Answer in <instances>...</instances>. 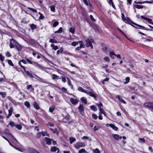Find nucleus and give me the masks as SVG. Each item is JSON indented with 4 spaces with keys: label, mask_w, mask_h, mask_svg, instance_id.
<instances>
[{
    "label": "nucleus",
    "mask_w": 153,
    "mask_h": 153,
    "mask_svg": "<svg viewBox=\"0 0 153 153\" xmlns=\"http://www.w3.org/2000/svg\"><path fill=\"white\" fill-rule=\"evenodd\" d=\"M144 106L147 108L151 109L153 111V102H148L145 103Z\"/></svg>",
    "instance_id": "1"
},
{
    "label": "nucleus",
    "mask_w": 153,
    "mask_h": 153,
    "mask_svg": "<svg viewBox=\"0 0 153 153\" xmlns=\"http://www.w3.org/2000/svg\"><path fill=\"white\" fill-rule=\"evenodd\" d=\"M70 118L71 117L70 115L68 114H67L64 117L63 119V121L64 123H67L70 124L71 122V120Z\"/></svg>",
    "instance_id": "2"
},
{
    "label": "nucleus",
    "mask_w": 153,
    "mask_h": 153,
    "mask_svg": "<svg viewBox=\"0 0 153 153\" xmlns=\"http://www.w3.org/2000/svg\"><path fill=\"white\" fill-rule=\"evenodd\" d=\"M85 146V143L82 142H78L74 145V147L77 149H79L80 148Z\"/></svg>",
    "instance_id": "3"
},
{
    "label": "nucleus",
    "mask_w": 153,
    "mask_h": 153,
    "mask_svg": "<svg viewBox=\"0 0 153 153\" xmlns=\"http://www.w3.org/2000/svg\"><path fill=\"white\" fill-rule=\"evenodd\" d=\"M78 109L80 114L83 115L84 114V109L82 105L80 104L78 108Z\"/></svg>",
    "instance_id": "4"
},
{
    "label": "nucleus",
    "mask_w": 153,
    "mask_h": 153,
    "mask_svg": "<svg viewBox=\"0 0 153 153\" xmlns=\"http://www.w3.org/2000/svg\"><path fill=\"white\" fill-rule=\"evenodd\" d=\"M16 43V42L13 39H11L10 40V46L11 48H13L14 47V45Z\"/></svg>",
    "instance_id": "5"
},
{
    "label": "nucleus",
    "mask_w": 153,
    "mask_h": 153,
    "mask_svg": "<svg viewBox=\"0 0 153 153\" xmlns=\"http://www.w3.org/2000/svg\"><path fill=\"white\" fill-rule=\"evenodd\" d=\"M132 23L134 25H136V26H137V27H135L137 28H142V29H143L148 30L147 29H146V28L145 27H144L143 26L141 25H138L137 24L135 23L132 22ZM132 25L134 27V26L133 25Z\"/></svg>",
    "instance_id": "6"
},
{
    "label": "nucleus",
    "mask_w": 153,
    "mask_h": 153,
    "mask_svg": "<svg viewBox=\"0 0 153 153\" xmlns=\"http://www.w3.org/2000/svg\"><path fill=\"white\" fill-rule=\"evenodd\" d=\"M71 102L73 104L75 105L78 102V100L76 99H74L71 98L70 99Z\"/></svg>",
    "instance_id": "7"
},
{
    "label": "nucleus",
    "mask_w": 153,
    "mask_h": 153,
    "mask_svg": "<svg viewBox=\"0 0 153 153\" xmlns=\"http://www.w3.org/2000/svg\"><path fill=\"white\" fill-rule=\"evenodd\" d=\"M141 17L144 20L147 21L149 23L153 25V22H152V19L144 17L143 16H141Z\"/></svg>",
    "instance_id": "8"
},
{
    "label": "nucleus",
    "mask_w": 153,
    "mask_h": 153,
    "mask_svg": "<svg viewBox=\"0 0 153 153\" xmlns=\"http://www.w3.org/2000/svg\"><path fill=\"white\" fill-rule=\"evenodd\" d=\"M85 41L86 42V47H90V45L91 44L90 40L89 38H87L86 39Z\"/></svg>",
    "instance_id": "9"
},
{
    "label": "nucleus",
    "mask_w": 153,
    "mask_h": 153,
    "mask_svg": "<svg viewBox=\"0 0 153 153\" xmlns=\"http://www.w3.org/2000/svg\"><path fill=\"white\" fill-rule=\"evenodd\" d=\"M33 63L34 64V65L35 67L40 69L41 70H43L44 69V68L41 65L35 62H33Z\"/></svg>",
    "instance_id": "10"
},
{
    "label": "nucleus",
    "mask_w": 153,
    "mask_h": 153,
    "mask_svg": "<svg viewBox=\"0 0 153 153\" xmlns=\"http://www.w3.org/2000/svg\"><path fill=\"white\" fill-rule=\"evenodd\" d=\"M45 139L47 144L50 145L51 144L52 139H51L47 137H45Z\"/></svg>",
    "instance_id": "11"
},
{
    "label": "nucleus",
    "mask_w": 153,
    "mask_h": 153,
    "mask_svg": "<svg viewBox=\"0 0 153 153\" xmlns=\"http://www.w3.org/2000/svg\"><path fill=\"white\" fill-rule=\"evenodd\" d=\"M29 153H39L37 151L33 149L30 148L28 149Z\"/></svg>",
    "instance_id": "12"
},
{
    "label": "nucleus",
    "mask_w": 153,
    "mask_h": 153,
    "mask_svg": "<svg viewBox=\"0 0 153 153\" xmlns=\"http://www.w3.org/2000/svg\"><path fill=\"white\" fill-rule=\"evenodd\" d=\"M15 46L18 51L21 50L22 49V47L17 42L15 44Z\"/></svg>",
    "instance_id": "13"
},
{
    "label": "nucleus",
    "mask_w": 153,
    "mask_h": 153,
    "mask_svg": "<svg viewBox=\"0 0 153 153\" xmlns=\"http://www.w3.org/2000/svg\"><path fill=\"white\" fill-rule=\"evenodd\" d=\"M117 97L119 100L121 101L124 104H126V102L122 99V97L121 96L118 95L117 96Z\"/></svg>",
    "instance_id": "14"
},
{
    "label": "nucleus",
    "mask_w": 153,
    "mask_h": 153,
    "mask_svg": "<svg viewBox=\"0 0 153 153\" xmlns=\"http://www.w3.org/2000/svg\"><path fill=\"white\" fill-rule=\"evenodd\" d=\"M51 152H55L57 151V152H59V149L56 146H53L51 149Z\"/></svg>",
    "instance_id": "15"
},
{
    "label": "nucleus",
    "mask_w": 153,
    "mask_h": 153,
    "mask_svg": "<svg viewBox=\"0 0 153 153\" xmlns=\"http://www.w3.org/2000/svg\"><path fill=\"white\" fill-rule=\"evenodd\" d=\"M110 127L111 128L113 129L115 131H117L118 129V128L116 126L112 124H111Z\"/></svg>",
    "instance_id": "16"
},
{
    "label": "nucleus",
    "mask_w": 153,
    "mask_h": 153,
    "mask_svg": "<svg viewBox=\"0 0 153 153\" xmlns=\"http://www.w3.org/2000/svg\"><path fill=\"white\" fill-rule=\"evenodd\" d=\"M81 100L85 104H86L87 102V99L85 97H82L81 98Z\"/></svg>",
    "instance_id": "17"
},
{
    "label": "nucleus",
    "mask_w": 153,
    "mask_h": 153,
    "mask_svg": "<svg viewBox=\"0 0 153 153\" xmlns=\"http://www.w3.org/2000/svg\"><path fill=\"white\" fill-rule=\"evenodd\" d=\"M112 136L114 138V139L117 140H118L119 139V135L115 134H112Z\"/></svg>",
    "instance_id": "18"
},
{
    "label": "nucleus",
    "mask_w": 153,
    "mask_h": 153,
    "mask_svg": "<svg viewBox=\"0 0 153 153\" xmlns=\"http://www.w3.org/2000/svg\"><path fill=\"white\" fill-rule=\"evenodd\" d=\"M33 105L35 108L37 110H39V107L37 103L36 102H34L33 103Z\"/></svg>",
    "instance_id": "19"
},
{
    "label": "nucleus",
    "mask_w": 153,
    "mask_h": 153,
    "mask_svg": "<svg viewBox=\"0 0 153 153\" xmlns=\"http://www.w3.org/2000/svg\"><path fill=\"white\" fill-rule=\"evenodd\" d=\"M139 142L140 143H145V140L144 138H139Z\"/></svg>",
    "instance_id": "20"
},
{
    "label": "nucleus",
    "mask_w": 153,
    "mask_h": 153,
    "mask_svg": "<svg viewBox=\"0 0 153 153\" xmlns=\"http://www.w3.org/2000/svg\"><path fill=\"white\" fill-rule=\"evenodd\" d=\"M75 30V28L73 27H71L69 30V32L72 34H74V33Z\"/></svg>",
    "instance_id": "21"
},
{
    "label": "nucleus",
    "mask_w": 153,
    "mask_h": 153,
    "mask_svg": "<svg viewBox=\"0 0 153 153\" xmlns=\"http://www.w3.org/2000/svg\"><path fill=\"white\" fill-rule=\"evenodd\" d=\"M62 27H60L58 30L57 31H55V33H62L63 32V30H62Z\"/></svg>",
    "instance_id": "22"
},
{
    "label": "nucleus",
    "mask_w": 153,
    "mask_h": 153,
    "mask_svg": "<svg viewBox=\"0 0 153 153\" xmlns=\"http://www.w3.org/2000/svg\"><path fill=\"white\" fill-rule=\"evenodd\" d=\"M66 78L68 80V85L69 86H70L71 87V88L72 89L73 88V86L71 84V80L68 77H67Z\"/></svg>",
    "instance_id": "23"
},
{
    "label": "nucleus",
    "mask_w": 153,
    "mask_h": 153,
    "mask_svg": "<svg viewBox=\"0 0 153 153\" xmlns=\"http://www.w3.org/2000/svg\"><path fill=\"white\" fill-rule=\"evenodd\" d=\"M76 139L73 137H71L69 138L70 143L71 144L73 142L76 141Z\"/></svg>",
    "instance_id": "24"
},
{
    "label": "nucleus",
    "mask_w": 153,
    "mask_h": 153,
    "mask_svg": "<svg viewBox=\"0 0 153 153\" xmlns=\"http://www.w3.org/2000/svg\"><path fill=\"white\" fill-rule=\"evenodd\" d=\"M15 127L19 130H21L22 128V126L20 124L16 125Z\"/></svg>",
    "instance_id": "25"
},
{
    "label": "nucleus",
    "mask_w": 153,
    "mask_h": 153,
    "mask_svg": "<svg viewBox=\"0 0 153 153\" xmlns=\"http://www.w3.org/2000/svg\"><path fill=\"white\" fill-rule=\"evenodd\" d=\"M51 46L53 49L54 50H56L58 49V47L57 46L55 45L54 44H52L51 45Z\"/></svg>",
    "instance_id": "26"
},
{
    "label": "nucleus",
    "mask_w": 153,
    "mask_h": 153,
    "mask_svg": "<svg viewBox=\"0 0 153 153\" xmlns=\"http://www.w3.org/2000/svg\"><path fill=\"white\" fill-rule=\"evenodd\" d=\"M79 43L80 44V46L82 48H84L85 47V45L84 44L82 41H78Z\"/></svg>",
    "instance_id": "27"
},
{
    "label": "nucleus",
    "mask_w": 153,
    "mask_h": 153,
    "mask_svg": "<svg viewBox=\"0 0 153 153\" xmlns=\"http://www.w3.org/2000/svg\"><path fill=\"white\" fill-rule=\"evenodd\" d=\"M52 79H59V76H57L55 74H53L52 75Z\"/></svg>",
    "instance_id": "28"
},
{
    "label": "nucleus",
    "mask_w": 153,
    "mask_h": 153,
    "mask_svg": "<svg viewBox=\"0 0 153 153\" xmlns=\"http://www.w3.org/2000/svg\"><path fill=\"white\" fill-rule=\"evenodd\" d=\"M96 105L97 106L99 110L101 108V107L102 105V104L100 102L99 103H96Z\"/></svg>",
    "instance_id": "29"
},
{
    "label": "nucleus",
    "mask_w": 153,
    "mask_h": 153,
    "mask_svg": "<svg viewBox=\"0 0 153 153\" xmlns=\"http://www.w3.org/2000/svg\"><path fill=\"white\" fill-rule=\"evenodd\" d=\"M88 94L91 97H93L94 98L96 97V95L91 92H89Z\"/></svg>",
    "instance_id": "30"
},
{
    "label": "nucleus",
    "mask_w": 153,
    "mask_h": 153,
    "mask_svg": "<svg viewBox=\"0 0 153 153\" xmlns=\"http://www.w3.org/2000/svg\"><path fill=\"white\" fill-rule=\"evenodd\" d=\"M110 56L113 59H114V56H115V53L113 52H110L109 53Z\"/></svg>",
    "instance_id": "31"
},
{
    "label": "nucleus",
    "mask_w": 153,
    "mask_h": 153,
    "mask_svg": "<svg viewBox=\"0 0 153 153\" xmlns=\"http://www.w3.org/2000/svg\"><path fill=\"white\" fill-rule=\"evenodd\" d=\"M13 110V108L12 107H10L8 110L9 116H11L12 115Z\"/></svg>",
    "instance_id": "32"
},
{
    "label": "nucleus",
    "mask_w": 153,
    "mask_h": 153,
    "mask_svg": "<svg viewBox=\"0 0 153 153\" xmlns=\"http://www.w3.org/2000/svg\"><path fill=\"white\" fill-rule=\"evenodd\" d=\"M126 81L124 82L123 84H126L128 83L130 81V78L129 77H127L126 78Z\"/></svg>",
    "instance_id": "33"
},
{
    "label": "nucleus",
    "mask_w": 153,
    "mask_h": 153,
    "mask_svg": "<svg viewBox=\"0 0 153 153\" xmlns=\"http://www.w3.org/2000/svg\"><path fill=\"white\" fill-rule=\"evenodd\" d=\"M16 125L15 124V123L13 121H11L10 122L8 125L7 126H10L11 127H13V126H15Z\"/></svg>",
    "instance_id": "34"
},
{
    "label": "nucleus",
    "mask_w": 153,
    "mask_h": 153,
    "mask_svg": "<svg viewBox=\"0 0 153 153\" xmlns=\"http://www.w3.org/2000/svg\"><path fill=\"white\" fill-rule=\"evenodd\" d=\"M152 2V1H143V2H135V3H138V4H143V3H151Z\"/></svg>",
    "instance_id": "35"
},
{
    "label": "nucleus",
    "mask_w": 153,
    "mask_h": 153,
    "mask_svg": "<svg viewBox=\"0 0 153 153\" xmlns=\"http://www.w3.org/2000/svg\"><path fill=\"white\" fill-rule=\"evenodd\" d=\"M79 43L78 42H74L71 43V45L75 47Z\"/></svg>",
    "instance_id": "36"
},
{
    "label": "nucleus",
    "mask_w": 153,
    "mask_h": 153,
    "mask_svg": "<svg viewBox=\"0 0 153 153\" xmlns=\"http://www.w3.org/2000/svg\"><path fill=\"white\" fill-rule=\"evenodd\" d=\"M26 74L28 75V76L29 77H30L31 78H33V76L28 71H27V72H26Z\"/></svg>",
    "instance_id": "37"
},
{
    "label": "nucleus",
    "mask_w": 153,
    "mask_h": 153,
    "mask_svg": "<svg viewBox=\"0 0 153 153\" xmlns=\"http://www.w3.org/2000/svg\"><path fill=\"white\" fill-rule=\"evenodd\" d=\"M41 134L43 136H48L49 134L47 133V132L46 131H45L44 132H41Z\"/></svg>",
    "instance_id": "38"
},
{
    "label": "nucleus",
    "mask_w": 153,
    "mask_h": 153,
    "mask_svg": "<svg viewBox=\"0 0 153 153\" xmlns=\"http://www.w3.org/2000/svg\"><path fill=\"white\" fill-rule=\"evenodd\" d=\"M37 77L39 78V81L41 82L48 83L45 80L41 79L38 76H37Z\"/></svg>",
    "instance_id": "39"
},
{
    "label": "nucleus",
    "mask_w": 153,
    "mask_h": 153,
    "mask_svg": "<svg viewBox=\"0 0 153 153\" xmlns=\"http://www.w3.org/2000/svg\"><path fill=\"white\" fill-rule=\"evenodd\" d=\"M55 109V107L54 106H51L49 108V111L50 112H52Z\"/></svg>",
    "instance_id": "40"
},
{
    "label": "nucleus",
    "mask_w": 153,
    "mask_h": 153,
    "mask_svg": "<svg viewBox=\"0 0 153 153\" xmlns=\"http://www.w3.org/2000/svg\"><path fill=\"white\" fill-rule=\"evenodd\" d=\"M55 6L54 5L51 6L50 7L51 11L54 12L55 11Z\"/></svg>",
    "instance_id": "41"
},
{
    "label": "nucleus",
    "mask_w": 153,
    "mask_h": 153,
    "mask_svg": "<svg viewBox=\"0 0 153 153\" xmlns=\"http://www.w3.org/2000/svg\"><path fill=\"white\" fill-rule=\"evenodd\" d=\"M90 108L92 110H93L94 111L97 110V108L94 105L91 106Z\"/></svg>",
    "instance_id": "42"
},
{
    "label": "nucleus",
    "mask_w": 153,
    "mask_h": 153,
    "mask_svg": "<svg viewBox=\"0 0 153 153\" xmlns=\"http://www.w3.org/2000/svg\"><path fill=\"white\" fill-rule=\"evenodd\" d=\"M4 117L3 116L1 115H0V122L1 123H4V121L3 119Z\"/></svg>",
    "instance_id": "43"
},
{
    "label": "nucleus",
    "mask_w": 153,
    "mask_h": 153,
    "mask_svg": "<svg viewBox=\"0 0 153 153\" xmlns=\"http://www.w3.org/2000/svg\"><path fill=\"white\" fill-rule=\"evenodd\" d=\"M9 135V137L12 140H16V139L14 138L13 136L12 135V134L10 133H9V134L8 135Z\"/></svg>",
    "instance_id": "44"
},
{
    "label": "nucleus",
    "mask_w": 153,
    "mask_h": 153,
    "mask_svg": "<svg viewBox=\"0 0 153 153\" xmlns=\"http://www.w3.org/2000/svg\"><path fill=\"white\" fill-rule=\"evenodd\" d=\"M39 14L40 15V17H39V19H42L44 18V16H43V15L40 13V12L39 13Z\"/></svg>",
    "instance_id": "45"
},
{
    "label": "nucleus",
    "mask_w": 153,
    "mask_h": 153,
    "mask_svg": "<svg viewBox=\"0 0 153 153\" xmlns=\"http://www.w3.org/2000/svg\"><path fill=\"white\" fill-rule=\"evenodd\" d=\"M25 105L27 107V108H29L30 106V104L28 101H26L24 103Z\"/></svg>",
    "instance_id": "46"
},
{
    "label": "nucleus",
    "mask_w": 153,
    "mask_h": 153,
    "mask_svg": "<svg viewBox=\"0 0 153 153\" xmlns=\"http://www.w3.org/2000/svg\"><path fill=\"white\" fill-rule=\"evenodd\" d=\"M27 9L30 10L34 13H36L37 12V10L35 9L30 8V7H28Z\"/></svg>",
    "instance_id": "47"
},
{
    "label": "nucleus",
    "mask_w": 153,
    "mask_h": 153,
    "mask_svg": "<svg viewBox=\"0 0 153 153\" xmlns=\"http://www.w3.org/2000/svg\"><path fill=\"white\" fill-rule=\"evenodd\" d=\"M93 152L94 153H100V151L97 148L93 149Z\"/></svg>",
    "instance_id": "48"
},
{
    "label": "nucleus",
    "mask_w": 153,
    "mask_h": 153,
    "mask_svg": "<svg viewBox=\"0 0 153 153\" xmlns=\"http://www.w3.org/2000/svg\"><path fill=\"white\" fill-rule=\"evenodd\" d=\"M82 139H88L89 141H91V138H89L87 136H84L82 137L81 138Z\"/></svg>",
    "instance_id": "49"
},
{
    "label": "nucleus",
    "mask_w": 153,
    "mask_h": 153,
    "mask_svg": "<svg viewBox=\"0 0 153 153\" xmlns=\"http://www.w3.org/2000/svg\"><path fill=\"white\" fill-rule=\"evenodd\" d=\"M49 42L51 43H57V41L54 39H50L49 40Z\"/></svg>",
    "instance_id": "50"
},
{
    "label": "nucleus",
    "mask_w": 153,
    "mask_h": 153,
    "mask_svg": "<svg viewBox=\"0 0 153 153\" xmlns=\"http://www.w3.org/2000/svg\"><path fill=\"white\" fill-rule=\"evenodd\" d=\"M0 95L2 96L3 98H4L5 97L6 93L4 92H1L0 93Z\"/></svg>",
    "instance_id": "51"
},
{
    "label": "nucleus",
    "mask_w": 153,
    "mask_h": 153,
    "mask_svg": "<svg viewBox=\"0 0 153 153\" xmlns=\"http://www.w3.org/2000/svg\"><path fill=\"white\" fill-rule=\"evenodd\" d=\"M135 7L136 8L138 9H142L143 8V6L140 5H135Z\"/></svg>",
    "instance_id": "52"
},
{
    "label": "nucleus",
    "mask_w": 153,
    "mask_h": 153,
    "mask_svg": "<svg viewBox=\"0 0 153 153\" xmlns=\"http://www.w3.org/2000/svg\"><path fill=\"white\" fill-rule=\"evenodd\" d=\"M104 59L105 61L108 62H109L110 61L109 58L108 57H105L104 58Z\"/></svg>",
    "instance_id": "53"
},
{
    "label": "nucleus",
    "mask_w": 153,
    "mask_h": 153,
    "mask_svg": "<svg viewBox=\"0 0 153 153\" xmlns=\"http://www.w3.org/2000/svg\"><path fill=\"white\" fill-rule=\"evenodd\" d=\"M102 50L104 52H106L107 51V46H104L102 48Z\"/></svg>",
    "instance_id": "54"
},
{
    "label": "nucleus",
    "mask_w": 153,
    "mask_h": 153,
    "mask_svg": "<svg viewBox=\"0 0 153 153\" xmlns=\"http://www.w3.org/2000/svg\"><path fill=\"white\" fill-rule=\"evenodd\" d=\"M85 150L84 149H81L79 151L78 153H85Z\"/></svg>",
    "instance_id": "55"
},
{
    "label": "nucleus",
    "mask_w": 153,
    "mask_h": 153,
    "mask_svg": "<svg viewBox=\"0 0 153 153\" xmlns=\"http://www.w3.org/2000/svg\"><path fill=\"white\" fill-rule=\"evenodd\" d=\"M92 118L94 119H95V120L97 119L98 117L96 115V114H92Z\"/></svg>",
    "instance_id": "56"
},
{
    "label": "nucleus",
    "mask_w": 153,
    "mask_h": 153,
    "mask_svg": "<svg viewBox=\"0 0 153 153\" xmlns=\"http://www.w3.org/2000/svg\"><path fill=\"white\" fill-rule=\"evenodd\" d=\"M8 64L12 66H13V64L12 62V61L11 60H8Z\"/></svg>",
    "instance_id": "57"
},
{
    "label": "nucleus",
    "mask_w": 153,
    "mask_h": 153,
    "mask_svg": "<svg viewBox=\"0 0 153 153\" xmlns=\"http://www.w3.org/2000/svg\"><path fill=\"white\" fill-rule=\"evenodd\" d=\"M30 27H31V28H32V29H35V28H36V25H34V24H32L31 25H30Z\"/></svg>",
    "instance_id": "58"
},
{
    "label": "nucleus",
    "mask_w": 153,
    "mask_h": 153,
    "mask_svg": "<svg viewBox=\"0 0 153 153\" xmlns=\"http://www.w3.org/2000/svg\"><path fill=\"white\" fill-rule=\"evenodd\" d=\"M108 80L109 78H106L103 80V81H102V83L104 84H105L104 82L108 81Z\"/></svg>",
    "instance_id": "59"
},
{
    "label": "nucleus",
    "mask_w": 153,
    "mask_h": 153,
    "mask_svg": "<svg viewBox=\"0 0 153 153\" xmlns=\"http://www.w3.org/2000/svg\"><path fill=\"white\" fill-rule=\"evenodd\" d=\"M78 90L79 91H80L83 92L85 90L83 89V88L82 87H79L78 88Z\"/></svg>",
    "instance_id": "60"
},
{
    "label": "nucleus",
    "mask_w": 153,
    "mask_h": 153,
    "mask_svg": "<svg viewBox=\"0 0 153 153\" xmlns=\"http://www.w3.org/2000/svg\"><path fill=\"white\" fill-rule=\"evenodd\" d=\"M62 81L63 83L65 82L66 81V78L65 77L62 76Z\"/></svg>",
    "instance_id": "61"
},
{
    "label": "nucleus",
    "mask_w": 153,
    "mask_h": 153,
    "mask_svg": "<svg viewBox=\"0 0 153 153\" xmlns=\"http://www.w3.org/2000/svg\"><path fill=\"white\" fill-rule=\"evenodd\" d=\"M59 24V22H58L56 21L55 22L53 25V27H56Z\"/></svg>",
    "instance_id": "62"
},
{
    "label": "nucleus",
    "mask_w": 153,
    "mask_h": 153,
    "mask_svg": "<svg viewBox=\"0 0 153 153\" xmlns=\"http://www.w3.org/2000/svg\"><path fill=\"white\" fill-rule=\"evenodd\" d=\"M47 125L51 127L53 126H54V124L51 122L48 123H47Z\"/></svg>",
    "instance_id": "63"
},
{
    "label": "nucleus",
    "mask_w": 153,
    "mask_h": 153,
    "mask_svg": "<svg viewBox=\"0 0 153 153\" xmlns=\"http://www.w3.org/2000/svg\"><path fill=\"white\" fill-rule=\"evenodd\" d=\"M90 18L91 20L93 22H95V20L93 16L91 15H90Z\"/></svg>",
    "instance_id": "64"
}]
</instances>
